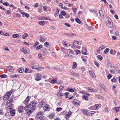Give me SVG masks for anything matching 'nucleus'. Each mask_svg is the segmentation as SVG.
<instances>
[{
	"label": "nucleus",
	"instance_id": "f257e3e1",
	"mask_svg": "<svg viewBox=\"0 0 120 120\" xmlns=\"http://www.w3.org/2000/svg\"><path fill=\"white\" fill-rule=\"evenodd\" d=\"M36 105V103L34 101H32L28 105H26L24 109L25 111L27 110L28 108L30 107L32 110H33L34 109Z\"/></svg>",
	"mask_w": 120,
	"mask_h": 120
},
{
	"label": "nucleus",
	"instance_id": "f03ea898",
	"mask_svg": "<svg viewBox=\"0 0 120 120\" xmlns=\"http://www.w3.org/2000/svg\"><path fill=\"white\" fill-rule=\"evenodd\" d=\"M13 101L12 98H11L10 100H8L6 103V105L8 106L7 108V109L10 111L11 109L12 108V103Z\"/></svg>",
	"mask_w": 120,
	"mask_h": 120
},
{
	"label": "nucleus",
	"instance_id": "7ed1b4c3",
	"mask_svg": "<svg viewBox=\"0 0 120 120\" xmlns=\"http://www.w3.org/2000/svg\"><path fill=\"white\" fill-rule=\"evenodd\" d=\"M105 24L108 27L110 28L113 26V24L110 19L109 18L107 17L105 21Z\"/></svg>",
	"mask_w": 120,
	"mask_h": 120
},
{
	"label": "nucleus",
	"instance_id": "20e7f679",
	"mask_svg": "<svg viewBox=\"0 0 120 120\" xmlns=\"http://www.w3.org/2000/svg\"><path fill=\"white\" fill-rule=\"evenodd\" d=\"M81 42L80 41H78L76 40H75L73 43L72 44V45L74 47H76L77 48L80 49V46H78L80 45L81 44Z\"/></svg>",
	"mask_w": 120,
	"mask_h": 120
},
{
	"label": "nucleus",
	"instance_id": "39448f33",
	"mask_svg": "<svg viewBox=\"0 0 120 120\" xmlns=\"http://www.w3.org/2000/svg\"><path fill=\"white\" fill-rule=\"evenodd\" d=\"M72 102L73 104L76 106H79L80 104V101L76 99L73 100L72 101Z\"/></svg>",
	"mask_w": 120,
	"mask_h": 120
},
{
	"label": "nucleus",
	"instance_id": "423d86ee",
	"mask_svg": "<svg viewBox=\"0 0 120 120\" xmlns=\"http://www.w3.org/2000/svg\"><path fill=\"white\" fill-rule=\"evenodd\" d=\"M11 95L9 94H8V92H7L3 97V99L4 100H7L9 98Z\"/></svg>",
	"mask_w": 120,
	"mask_h": 120
},
{
	"label": "nucleus",
	"instance_id": "0eeeda50",
	"mask_svg": "<svg viewBox=\"0 0 120 120\" xmlns=\"http://www.w3.org/2000/svg\"><path fill=\"white\" fill-rule=\"evenodd\" d=\"M50 107L48 104H46L44 106L43 109L44 111H48L50 109Z\"/></svg>",
	"mask_w": 120,
	"mask_h": 120
},
{
	"label": "nucleus",
	"instance_id": "6e6552de",
	"mask_svg": "<svg viewBox=\"0 0 120 120\" xmlns=\"http://www.w3.org/2000/svg\"><path fill=\"white\" fill-rule=\"evenodd\" d=\"M43 112H40L38 113L36 115V117L37 118H39V119L42 116V115L44 113Z\"/></svg>",
	"mask_w": 120,
	"mask_h": 120
},
{
	"label": "nucleus",
	"instance_id": "1a4fd4ad",
	"mask_svg": "<svg viewBox=\"0 0 120 120\" xmlns=\"http://www.w3.org/2000/svg\"><path fill=\"white\" fill-rule=\"evenodd\" d=\"M30 98V97L29 96H27L25 101H24V104L26 105L27 104H28V103L29 101Z\"/></svg>",
	"mask_w": 120,
	"mask_h": 120
},
{
	"label": "nucleus",
	"instance_id": "9d476101",
	"mask_svg": "<svg viewBox=\"0 0 120 120\" xmlns=\"http://www.w3.org/2000/svg\"><path fill=\"white\" fill-rule=\"evenodd\" d=\"M23 107L24 106H20L19 107V108L18 110V111L20 113H22L23 110Z\"/></svg>",
	"mask_w": 120,
	"mask_h": 120
},
{
	"label": "nucleus",
	"instance_id": "9b49d317",
	"mask_svg": "<svg viewBox=\"0 0 120 120\" xmlns=\"http://www.w3.org/2000/svg\"><path fill=\"white\" fill-rule=\"evenodd\" d=\"M72 112L71 111H69L68 113L66 114L65 116V117L66 119L68 118L72 114Z\"/></svg>",
	"mask_w": 120,
	"mask_h": 120
},
{
	"label": "nucleus",
	"instance_id": "f8f14e48",
	"mask_svg": "<svg viewBox=\"0 0 120 120\" xmlns=\"http://www.w3.org/2000/svg\"><path fill=\"white\" fill-rule=\"evenodd\" d=\"M45 102L43 101H42L40 103L39 106L40 108H41L43 107L45 105Z\"/></svg>",
	"mask_w": 120,
	"mask_h": 120
},
{
	"label": "nucleus",
	"instance_id": "ddd939ff",
	"mask_svg": "<svg viewBox=\"0 0 120 120\" xmlns=\"http://www.w3.org/2000/svg\"><path fill=\"white\" fill-rule=\"evenodd\" d=\"M41 76L40 75L37 74L36 75V78L35 79L36 81H39L41 80Z\"/></svg>",
	"mask_w": 120,
	"mask_h": 120
},
{
	"label": "nucleus",
	"instance_id": "4468645a",
	"mask_svg": "<svg viewBox=\"0 0 120 120\" xmlns=\"http://www.w3.org/2000/svg\"><path fill=\"white\" fill-rule=\"evenodd\" d=\"M89 73L90 76H91L92 78L95 77V75L94 73V72L92 71H89Z\"/></svg>",
	"mask_w": 120,
	"mask_h": 120
},
{
	"label": "nucleus",
	"instance_id": "2eb2a0df",
	"mask_svg": "<svg viewBox=\"0 0 120 120\" xmlns=\"http://www.w3.org/2000/svg\"><path fill=\"white\" fill-rule=\"evenodd\" d=\"M81 111L82 112L83 114L88 116V113L87 110L84 109H82L81 110Z\"/></svg>",
	"mask_w": 120,
	"mask_h": 120
},
{
	"label": "nucleus",
	"instance_id": "dca6fc26",
	"mask_svg": "<svg viewBox=\"0 0 120 120\" xmlns=\"http://www.w3.org/2000/svg\"><path fill=\"white\" fill-rule=\"evenodd\" d=\"M32 68L33 69H37L38 70H40V68H39V66L38 65L33 66L32 67Z\"/></svg>",
	"mask_w": 120,
	"mask_h": 120
},
{
	"label": "nucleus",
	"instance_id": "f3484780",
	"mask_svg": "<svg viewBox=\"0 0 120 120\" xmlns=\"http://www.w3.org/2000/svg\"><path fill=\"white\" fill-rule=\"evenodd\" d=\"M32 110H30V109L28 110H26V114L27 115H29L31 114V113H32Z\"/></svg>",
	"mask_w": 120,
	"mask_h": 120
},
{
	"label": "nucleus",
	"instance_id": "a211bd4d",
	"mask_svg": "<svg viewBox=\"0 0 120 120\" xmlns=\"http://www.w3.org/2000/svg\"><path fill=\"white\" fill-rule=\"evenodd\" d=\"M101 105H98V104L92 106V107H95L96 108V109H98L99 108L101 107Z\"/></svg>",
	"mask_w": 120,
	"mask_h": 120
},
{
	"label": "nucleus",
	"instance_id": "6ab92c4d",
	"mask_svg": "<svg viewBox=\"0 0 120 120\" xmlns=\"http://www.w3.org/2000/svg\"><path fill=\"white\" fill-rule=\"evenodd\" d=\"M88 90L90 92H96L97 91V90L94 88H88Z\"/></svg>",
	"mask_w": 120,
	"mask_h": 120
},
{
	"label": "nucleus",
	"instance_id": "aec40b11",
	"mask_svg": "<svg viewBox=\"0 0 120 120\" xmlns=\"http://www.w3.org/2000/svg\"><path fill=\"white\" fill-rule=\"evenodd\" d=\"M63 94L62 93L58 92L57 94V96L60 98H62L63 96Z\"/></svg>",
	"mask_w": 120,
	"mask_h": 120
},
{
	"label": "nucleus",
	"instance_id": "412c9836",
	"mask_svg": "<svg viewBox=\"0 0 120 120\" xmlns=\"http://www.w3.org/2000/svg\"><path fill=\"white\" fill-rule=\"evenodd\" d=\"M95 111H91L90 112L88 113V116H92L95 113Z\"/></svg>",
	"mask_w": 120,
	"mask_h": 120
},
{
	"label": "nucleus",
	"instance_id": "4be33fe9",
	"mask_svg": "<svg viewBox=\"0 0 120 120\" xmlns=\"http://www.w3.org/2000/svg\"><path fill=\"white\" fill-rule=\"evenodd\" d=\"M10 113L11 116H14L15 114V111L14 110H13L10 111Z\"/></svg>",
	"mask_w": 120,
	"mask_h": 120
},
{
	"label": "nucleus",
	"instance_id": "5701e85b",
	"mask_svg": "<svg viewBox=\"0 0 120 120\" xmlns=\"http://www.w3.org/2000/svg\"><path fill=\"white\" fill-rule=\"evenodd\" d=\"M116 69L114 68L112 69H109L110 72L112 74H114L115 73Z\"/></svg>",
	"mask_w": 120,
	"mask_h": 120
},
{
	"label": "nucleus",
	"instance_id": "b1692460",
	"mask_svg": "<svg viewBox=\"0 0 120 120\" xmlns=\"http://www.w3.org/2000/svg\"><path fill=\"white\" fill-rule=\"evenodd\" d=\"M55 116V114L53 113H51L49 116V117L51 119L54 118Z\"/></svg>",
	"mask_w": 120,
	"mask_h": 120
},
{
	"label": "nucleus",
	"instance_id": "393cba45",
	"mask_svg": "<svg viewBox=\"0 0 120 120\" xmlns=\"http://www.w3.org/2000/svg\"><path fill=\"white\" fill-rule=\"evenodd\" d=\"M77 65V63L76 62H73V63L72 68L73 69L75 68L76 67Z\"/></svg>",
	"mask_w": 120,
	"mask_h": 120
},
{
	"label": "nucleus",
	"instance_id": "a878e982",
	"mask_svg": "<svg viewBox=\"0 0 120 120\" xmlns=\"http://www.w3.org/2000/svg\"><path fill=\"white\" fill-rule=\"evenodd\" d=\"M43 54L44 55H46L48 53L47 49H45L43 50Z\"/></svg>",
	"mask_w": 120,
	"mask_h": 120
},
{
	"label": "nucleus",
	"instance_id": "bb28decb",
	"mask_svg": "<svg viewBox=\"0 0 120 120\" xmlns=\"http://www.w3.org/2000/svg\"><path fill=\"white\" fill-rule=\"evenodd\" d=\"M20 50L23 52L24 54H26L27 52V51L26 49L24 48H22L20 49Z\"/></svg>",
	"mask_w": 120,
	"mask_h": 120
},
{
	"label": "nucleus",
	"instance_id": "cd10ccee",
	"mask_svg": "<svg viewBox=\"0 0 120 120\" xmlns=\"http://www.w3.org/2000/svg\"><path fill=\"white\" fill-rule=\"evenodd\" d=\"M38 56L39 58L42 60H44V59L42 56L41 54L40 53H39L38 54Z\"/></svg>",
	"mask_w": 120,
	"mask_h": 120
},
{
	"label": "nucleus",
	"instance_id": "c85d7f7f",
	"mask_svg": "<svg viewBox=\"0 0 120 120\" xmlns=\"http://www.w3.org/2000/svg\"><path fill=\"white\" fill-rule=\"evenodd\" d=\"M18 71L20 73H22L24 71V69L23 68H19L18 69Z\"/></svg>",
	"mask_w": 120,
	"mask_h": 120
},
{
	"label": "nucleus",
	"instance_id": "c756f323",
	"mask_svg": "<svg viewBox=\"0 0 120 120\" xmlns=\"http://www.w3.org/2000/svg\"><path fill=\"white\" fill-rule=\"evenodd\" d=\"M42 45H40L38 46L36 48V50L38 51L39 50L41 49V48H42Z\"/></svg>",
	"mask_w": 120,
	"mask_h": 120
},
{
	"label": "nucleus",
	"instance_id": "7c9ffc66",
	"mask_svg": "<svg viewBox=\"0 0 120 120\" xmlns=\"http://www.w3.org/2000/svg\"><path fill=\"white\" fill-rule=\"evenodd\" d=\"M28 36V34L26 33L22 35V37L24 39H25V38Z\"/></svg>",
	"mask_w": 120,
	"mask_h": 120
},
{
	"label": "nucleus",
	"instance_id": "2f4dec72",
	"mask_svg": "<svg viewBox=\"0 0 120 120\" xmlns=\"http://www.w3.org/2000/svg\"><path fill=\"white\" fill-rule=\"evenodd\" d=\"M15 77L16 78H18L19 77V76L15 74H14L10 76V77L11 78H13Z\"/></svg>",
	"mask_w": 120,
	"mask_h": 120
},
{
	"label": "nucleus",
	"instance_id": "473e14b6",
	"mask_svg": "<svg viewBox=\"0 0 120 120\" xmlns=\"http://www.w3.org/2000/svg\"><path fill=\"white\" fill-rule=\"evenodd\" d=\"M99 13L100 15V16L101 17L103 18L104 16L103 15V13L102 11L101 10H100L99 11Z\"/></svg>",
	"mask_w": 120,
	"mask_h": 120
},
{
	"label": "nucleus",
	"instance_id": "72a5a7b5",
	"mask_svg": "<svg viewBox=\"0 0 120 120\" xmlns=\"http://www.w3.org/2000/svg\"><path fill=\"white\" fill-rule=\"evenodd\" d=\"M86 28L88 29V30H89L90 31L93 29V27L91 26H89L87 25V26H86Z\"/></svg>",
	"mask_w": 120,
	"mask_h": 120
},
{
	"label": "nucleus",
	"instance_id": "f704fd0d",
	"mask_svg": "<svg viewBox=\"0 0 120 120\" xmlns=\"http://www.w3.org/2000/svg\"><path fill=\"white\" fill-rule=\"evenodd\" d=\"M82 97L83 99L86 100H87L88 99V97L85 95L82 96Z\"/></svg>",
	"mask_w": 120,
	"mask_h": 120
},
{
	"label": "nucleus",
	"instance_id": "c9c22d12",
	"mask_svg": "<svg viewBox=\"0 0 120 120\" xmlns=\"http://www.w3.org/2000/svg\"><path fill=\"white\" fill-rule=\"evenodd\" d=\"M39 24L42 26H43L45 24V22L43 21H40L39 22Z\"/></svg>",
	"mask_w": 120,
	"mask_h": 120
},
{
	"label": "nucleus",
	"instance_id": "e433bc0d",
	"mask_svg": "<svg viewBox=\"0 0 120 120\" xmlns=\"http://www.w3.org/2000/svg\"><path fill=\"white\" fill-rule=\"evenodd\" d=\"M97 57L98 59L100 60H101L103 59L101 55H98L97 56Z\"/></svg>",
	"mask_w": 120,
	"mask_h": 120
},
{
	"label": "nucleus",
	"instance_id": "4c0bfd02",
	"mask_svg": "<svg viewBox=\"0 0 120 120\" xmlns=\"http://www.w3.org/2000/svg\"><path fill=\"white\" fill-rule=\"evenodd\" d=\"M7 75H0V77L1 78H6L7 77Z\"/></svg>",
	"mask_w": 120,
	"mask_h": 120
},
{
	"label": "nucleus",
	"instance_id": "58836bf2",
	"mask_svg": "<svg viewBox=\"0 0 120 120\" xmlns=\"http://www.w3.org/2000/svg\"><path fill=\"white\" fill-rule=\"evenodd\" d=\"M49 45V43L47 41H46V42H45L44 44V46L46 47H48Z\"/></svg>",
	"mask_w": 120,
	"mask_h": 120
},
{
	"label": "nucleus",
	"instance_id": "ea45409f",
	"mask_svg": "<svg viewBox=\"0 0 120 120\" xmlns=\"http://www.w3.org/2000/svg\"><path fill=\"white\" fill-rule=\"evenodd\" d=\"M75 20L78 23H80L81 22L80 20L78 18H76L75 19Z\"/></svg>",
	"mask_w": 120,
	"mask_h": 120
},
{
	"label": "nucleus",
	"instance_id": "a19ab883",
	"mask_svg": "<svg viewBox=\"0 0 120 120\" xmlns=\"http://www.w3.org/2000/svg\"><path fill=\"white\" fill-rule=\"evenodd\" d=\"M12 36L14 38H17L19 36V35L18 34H13Z\"/></svg>",
	"mask_w": 120,
	"mask_h": 120
},
{
	"label": "nucleus",
	"instance_id": "79ce46f5",
	"mask_svg": "<svg viewBox=\"0 0 120 120\" xmlns=\"http://www.w3.org/2000/svg\"><path fill=\"white\" fill-rule=\"evenodd\" d=\"M63 109L61 107H59L57 108L56 109V111L57 112L61 111Z\"/></svg>",
	"mask_w": 120,
	"mask_h": 120
},
{
	"label": "nucleus",
	"instance_id": "37998d69",
	"mask_svg": "<svg viewBox=\"0 0 120 120\" xmlns=\"http://www.w3.org/2000/svg\"><path fill=\"white\" fill-rule=\"evenodd\" d=\"M82 53L83 54L85 55H86L87 54L86 50V49L85 50L82 52Z\"/></svg>",
	"mask_w": 120,
	"mask_h": 120
},
{
	"label": "nucleus",
	"instance_id": "c03bdc74",
	"mask_svg": "<svg viewBox=\"0 0 120 120\" xmlns=\"http://www.w3.org/2000/svg\"><path fill=\"white\" fill-rule=\"evenodd\" d=\"M56 80L55 79H53L51 80L50 82L52 84H54L55 83H56Z\"/></svg>",
	"mask_w": 120,
	"mask_h": 120
},
{
	"label": "nucleus",
	"instance_id": "a18cd8bd",
	"mask_svg": "<svg viewBox=\"0 0 120 120\" xmlns=\"http://www.w3.org/2000/svg\"><path fill=\"white\" fill-rule=\"evenodd\" d=\"M109 48H107L104 51V53L105 54H107V52L109 51Z\"/></svg>",
	"mask_w": 120,
	"mask_h": 120
},
{
	"label": "nucleus",
	"instance_id": "49530a36",
	"mask_svg": "<svg viewBox=\"0 0 120 120\" xmlns=\"http://www.w3.org/2000/svg\"><path fill=\"white\" fill-rule=\"evenodd\" d=\"M15 91V90L14 89L13 90H10L9 91H8V94H10L11 95Z\"/></svg>",
	"mask_w": 120,
	"mask_h": 120
},
{
	"label": "nucleus",
	"instance_id": "de8ad7c7",
	"mask_svg": "<svg viewBox=\"0 0 120 120\" xmlns=\"http://www.w3.org/2000/svg\"><path fill=\"white\" fill-rule=\"evenodd\" d=\"M77 10V8H75L73 9L72 10L73 11V13L74 14H75L76 13V10Z\"/></svg>",
	"mask_w": 120,
	"mask_h": 120
},
{
	"label": "nucleus",
	"instance_id": "09e8293b",
	"mask_svg": "<svg viewBox=\"0 0 120 120\" xmlns=\"http://www.w3.org/2000/svg\"><path fill=\"white\" fill-rule=\"evenodd\" d=\"M94 63L96 66L98 67H99V64L97 62L95 61L94 62Z\"/></svg>",
	"mask_w": 120,
	"mask_h": 120
},
{
	"label": "nucleus",
	"instance_id": "8fccbe9b",
	"mask_svg": "<svg viewBox=\"0 0 120 120\" xmlns=\"http://www.w3.org/2000/svg\"><path fill=\"white\" fill-rule=\"evenodd\" d=\"M68 91L70 92H74V90L73 89L70 88L68 90Z\"/></svg>",
	"mask_w": 120,
	"mask_h": 120
},
{
	"label": "nucleus",
	"instance_id": "3c124183",
	"mask_svg": "<svg viewBox=\"0 0 120 120\" xmlns=\"http://www.w3.org/2000/svg\"><path fill=\"white\" fill-rule=\"evenodd\" d=\"M100 86L103 89H105V86L102 84H100Z\"/></svg>",
	"mask_w": 120,
	"mask_h": 120
},
{
	"label": "nucleus",
	"instance_id": "603ef678",
	"mask_svg": "<svg viewBox=\"0 0 120 120\" xmlns=\"http://www.w3.org/2000/svg\"><path fill=\"white\" fill-rule=\"evenodd\" d=\"M63 86H60V87L59 90L60 91H61L62 90H63Z\"/></svg>",
	"mask_w": 120,
	"mask_h": 120
},
{
	"label": "nucleus",
	"instance_id": "864d4df0",
	"mask_svg": "<svg viewBox=\"0 0 120 120\" xmlns=\"http://www.w3.org/2000/svg\"><path fill=\"white\" fill-rule=\"evenodd\" d=\"M61 14L63 15L64 16L66 15V13L64 11H62L61 12Z\"/></svg>",
	"mask_w": 120,
	"mask_h": 120
},
{
	"label": "nucleus",
	"instance_id": "5fc2aeb1",
	"mask_svg": "<svg viewBox=\"0 0 120 120\" xmlns=\"http://www.w3.org/2000/svg\"><path fill=\"white\" fill-rule=\"evenodd\" d=\"M3 4L4 5L6 6H8L9 5V4L7 2H5L4 3H3Z\"/></svg>",
	"mask_w": 120,
	"mask_h": 120
},
{
	"label": "nucleus",
	"instance_id": "6e6d98bb",
	"mask_svg": "<svg viewBox=\"0 0 120 120\" xmlns=\"http://www.w3.org/2000/svg\"><path fill=\"white\" fill-rule=\"evenodd\" d=\"M62 104V102L61 101H60L57 104V105L58 106H60Z\"/></svg>",
	"mask_w": 120,
	"mask_h": 120
},
{
	"label": "nucleus",
	"instance_id": "4d7b16f0",
	"mask_svg": "<svg viewBox=\"0 0 120 120\" xmlns=\"http://www.w3.org/2000/svg\"><path fill=\"white\" fill-rule=\"evenodd\" d=\"M90 12H91L92 13H93L94 12H95L97 14V11L96 10L95 11H94L93 10H91L90 11Z\"/></svg>",
	"mask_w": 120,
	"mask_h": 120
},
{
	"label": "nucleus",
	"instance_id": "13d9d810",
	"mask_svg": "<svg viewBox=\"0 0 120 120\" xmlns=\"http://www.w3.org/2000/svg\"><path fill=\"white\" fill-rule=\"evenodd\" d=\"M68 58H73V56L72 55H71L70 54H68Z\"/></svg>",
	"mask_w": 120,
	"mask_h": 120
},
{
	"label": "nucleus",
	"instance_id": "bf43d9fd",
	"mask_svg": "<svg viewBox=\"0 0 120 120\" xmlns=\"http://www.w3.org/2000/svg\"><path fill=\"white\" fill-rule=\"evenodd\" d=\"M65 48L64 47H62L61 48V50L63 52L65 51Z\"/></svg>",
	"mask_w": 120,
	"mask_h": 120
},
{
	"label": "nucleus",
	"instance_id": "052dcab7",
	"mask_svg": "<svg viewBox=\"0 0 120 120\" xmlns=\"http://www.w3.org/2000/svg\"><path fill=\"white\" fill-rule=\"evenodd\" d=\"M73 76L75 77H78V74H76L75 73H74L73 75Z\"/></svg>",
	"mask_w": 120,
	"mask_h": 120
},
{
	"label": "nucleus",
	"instance_id": "680f3d73",
	"mask_svg": "<svg viewBox=\"0 0 120 120\" xmlns=\"http://www.w3.org/2000/svg\"><path fill=\"white\" fill-rule=\"evenodd\" d=\"M112 40H115L117 39V38L115 36H113L112 37Z\"/></svg>",
	"mask_w": 120,
	"mask_h": 120
},
{
	"label": "nucleus",
	"instance_id": "e2e57ef3",
	"mask_svg": "<svg viewBox=\"0 0 120 120\" xmlns=\"http://www.w3.org/2000/svg\"><path fill=\"white\" fill-rule=\"evenodd\" d=\"M111 81L112 82H115L116 81V80L115 79L113 78L111 79Z\"/></svg>",
	"mask_w": 120,
	"mask_h": 120
},
{
	"label": "nucleus",
	"instance_id": "0e129e2a",
	"mask_svg": "<svg viewBox=\"0 0 120 120\" xmlns=\"http://www.w3.org/2000/svg\"><path fill=\"white\" fill-rule=\"evenodd\" d=\"M75 52L77 54H80V51L79 50H75Z\"/></svg>",
	"mask_w": 120,
	"mask_h": 120
},
{
	"label": "nucleus",
	"instance_id": "69168bd1",
	"mask_svg": "<svg viewBox=\"0 0 120 120\" xmlns=\"http://www.w3.org/2000/svg\"><path fill=\"white\" fill-rule=\"evenodd\" d=\"M112 77L111 75L110 74L109 75L107 76V78L108 79H110Z\"/></svg>",
	"mask_w": 120,
	"mask_h": 120
},
{
	"label": "nucleus",
	"instance_id": "338daca9",
	"mask_svg": "<svg viewBox=\"0 0 120 120\" xmlns=\"http://www.w3.org/2000/svg\"><path fill=\"white\" fill-rule=\"evenodd\" d=\"M68 44L66 41H65L64 42V44L63 45V46L65 47H67L66 46Z\"/></svg>",
	"mask_w": 120,
	"mask_h": 120
},
{
	"label": "nucleus",
	"instance_id": "774afa93",
	"mask_svg": "<svg viewBox=\"0 0 120 120\" xmlns=\"http://www.w3.org/2000/svg\"><path fill=\"white\" fill-rule=\"evenodd\" d=\"M105 112L108 113L109 112L108 109L107 108H105Z\"/></svg>",
	"mask_w": 120,
	"mask_h": 120
}]
</instances>
